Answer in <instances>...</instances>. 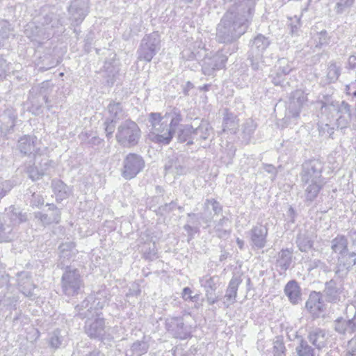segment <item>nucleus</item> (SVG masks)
<instances>
[{"instance_id": "aec40b11", "label": "nucleus", "mask_w": 356, "mask_h": 356, "mask_svg": "<svg viewBox=\"0 0 356 356\" xmlns=\"http://www.w3.org/2000/svg\"><path fill=\"white\" fill-rule=\"evenodd\" d=\"M268 229L266 225L257 224L249 232L250 245L253 249L264 248L267 243Z\"/></svg>"}, {"instance_id": "a19ab883", "label": "nucleus", "mask_w": 356, "mask_h": 356, "mask_svg": "<svg viewBox=\"0 0 356 356\" xmlns=\"http://www.w3.org/2000/svg\"><path fill=\"white\" fill-rule=\"evenodd\" d=\"M193 135V125H181L178 131L177 139L180 143H186L187 145H192L195 143Z\"/></svg>"}, {"instance_id": "ea45409f", "label": "nucleus", "mask_w": 356, "mask_h": 356, "mask_svg": "<svg viewBox=\"0 0 356 356\" xmlns=\"http://www.w3.org/2000/svg\"><path fill=\"white\" fill-rule=\"evenodd\" d=\"M292 261V252L289 249L282 250L278 253V257L276 261V266L281 270L286 271L290 266Z\"/></svg>"}, {"instance_id": "7c9ffc66", "label": "nucleus", "mask_w": 356, "mask_h": 356, "mask_svg": "<svg viewBox=\"0 0 356 356\" xmlns=\"http://www.w3.org/2000/svg\"><path fill=\"white\" fill-rule=\"evenodd\" d=\"M309 341L318 350H321L326 346V331L324 329L316 327L308 333Z\"/></svg>"}, {"instance_id": "9b49d317", "label": "nucleus", "mask_w": 356, "mask_h": 356, "mask_svg": "<svg viewBox=\"0 0 356 356\" xmlns=\"http://www.w3.org/2000/svg\"><path fill=\"white\" fill-rule=\"evenodd\" d=\"M201 60L202 71L205 75H211L218 70L223 68L227 60V56L222 51L204 52Z\"/></svg>"}, {"instance_id": "2eb2a0df", "label": "nucleus", "mask_w": 356, "mask_h": 356, "mask_svg": "<svg viewBox=\"0 0 356 356\" xmlns=\"http://www.w3.org/2000/svg\"><path fill=\"white\" fill-rule=\"evenodd\" d=\"M199 282L201 287L204 289L207 302L209 305H213L220 300V297L216 294L220 284V277L218 275H205L200 277Z\"/></svg>"}, {"instance_id": "a878e982", "label": "nucleus", "mask_w": 356, "mask_h": 356, "mask_svg": "<svg viewBox=\"0 0 356 356\" xmlns=\"http://www.w3.org/2000/svg\"><path fill=\"white\" fill-rule=\"evenodd\" d=\"M284 292L292 305H298L302 301V290L295 280H290L286 283Z\"/></svg>"}, {"instance_id": "f8f14e48", "label": "nucleus", "mask_w": 356, "mask_h": 356, "mask_svg": "<svg viewBox=\"0 0 356 356\" xmlns=\"http://www.w3.org/2000/svg\"><path fill=\"white\" fill-rule=\"evenodd\" d=\"M86 318L85 323V332L91 339H100L105 334V321L101 312H92L88 316H80Z\"/></svg>"}, {"instance_id": "1a4fd4ad", "label": "nucleus", "mask_w": 356, "mask_h": 356, "mask_svg": "<svg viewBox=\"0 0 356 356\" xmlns=\"http://www.w3.org/2000/svg\"><path fill=\"white\" fill-rule=\"evenodd\" d=\"M61 285L63 292L67 296L77 295L81 288L83 286L79 271L76 268L67 266L65 273L62 275Z\"/></svg>"}, {"instance_id": "412c9836", "label": "nucleus", "mask_w": 356, "mask_h": 356, "mask_svg": "<svg viewBox=\"0 0 356 356\" xmlns=\"http://www.w3.org/2000/svg\"><path fill=\"white\" fill-rule=\"evenodd\" d=\"M90 0H71L69 13L76 25L81 24L89 13Z\"/></svg>"}, {"instance_id": "f03ea898", "label": "nucleus", "mask_w": 356, "mask_h": 356, "mask_svg": "<svg viewBox=\"0 0 356 356\" xmlns=\"http://www.w3.org/2000/svg\"><path fill=\"white\" fill-rule=\"evenodd\" d=\"M323 163L318 159L305 161L300 173L301 186L304 189L305 202L310 204L318 197L325 184L322 176Z\"/></svg>"}, {"instance_id": "69168bd1", "label": "nucleus", "mask_w": 356, "mask_h": 356, "mask_svg": "<svg viewBox=\"0 0 356 356\" xmlns=\"http://www.w3.org/2000/svg\"><path fill=\"white\" fill-rule=\"evenodd\" d=\"M115 122L114 120H106L104 123L106 136L108 139L113 136V134L115 128Z\"/></svg>"}, {"instance_id": "5701e85b", "label": "nucleus", "mask_w": 356, "mask_h": 356, "mask_svg": "<svg viewBox=\"0 0 356 356\" xmlns=\"http://www.w3.org/2000/svg\"><path fill=\"white\" fill-rule=\"evenodd\" d=\"M48 207L47 213L38 211L34 213V216L40 223L44 225H49L52 223H58L61 218L60 210L54 204H47Z\"/></svg>"}, {"instance_id": "f704fd0d", "label": "nucleus", "mask_w": 356, "mask_h": 356, "mask_svg": "<svg viewBox=\"0 0 356 356\" xmlns=\"http://www.w3.org/2000/svg\"><path fill=\"white\" fill-rule=\"evenodd\" d=\"M165 171L166 174H172L175 177L186 174L188 169L178 159H170L165 165Z\"/></svg>"}, {"instance_id": "680f3d73", "label": "nucleus", "mask_w": 356, "mask_h": 356, "mask_svg": "<svg viewBox=\"0 0 356 356\" xmlns=\"http://www.w3.org/2000/svg\"><path fill=\"white\" fill-rule=\"evenodd\" d=\"M354 2L355 0H339L335 7L337 13H343L346 9L350 8Z\"/></svg>"}, {"instance_id": "8fccbe9b", "label": "nucleus", "mask_w": 356, "mask_h": 356, "mask_svg": "<svg viewBox=\"0 0 356 356\" xmlns=\"http://www.w3.org/2000/svg\"><path fill=\"white\" fill-rule=\"evenodd\" d=\"M11 29L10 24L6 22L3 21L0 22V48L5 45L7 40L10 35Z\"/></svg>"}, {"instance_id": "c03bdc74", "label": "nucleus", "mask_w": 356, "mask_h": 356, "mask_svg": "<svg viewBox=\"0 0 356 356\" xmlns=\"http://www.w3.org/2000/svg\"><path fill=\"white\" fill-rule=\"evenodd\" d=\"M296 243L301 252H307L313 246V241L306 233H300L298 235Z\"/></svg>"}, {"instance_id": "338daca9", "label": "nucleus", "mask_w": 356, "mask_h": 356, "mask_svg": "<svg viewBox=\"0 0 356 356\" xmlns=\"http://www.w3.org/2000/svg\"><path fill=\"white\" fill-rule=\"evenodd\" d=\"M286 347L284 343L276 341L273 346V356H285Z\"/></svg>"}, {"instance_id": "37998d69", "label": "nucleus", "mask_w": 356, "mask_h": 356, "mask_svg": "<svg viewBox=\"0 0 356 356\" xmlns=\"http://www.w3.org/2000/svg\"><path fill=\"white\" fill-rule=\"evenodd\" d=\"M238 127L236 117L229 113L227 108L225 109L223 119V131H234Z\"/></svg>"}, {"instance_id": "774afa93", "label": "nucleus", "mask_w": 356, "mask_h": 356, "mask_svg": "<svg viewBox=\"0 0 356 356\" xmlns=\"http://www.w3.org/2000/svg\"><path fill=\"white\" fill-rule=\"evenodd\" d=\"M346 356H356V339H352L348 341Z\"/></svg>"}, {"instance_id": "5fc2aeb1", "label": "nucleus", "mask_w": 356, "mask_h": 356, "mask_svg": "<svg viewBox=\"0 0 356 356\" xmlns=\"http://www.w3.org/2000/svg\"><path fill=\"white\" fill-rule=\"evenodd\" d=\"M334 329L340 334H346L348 330V320L346 321L342 317L337 318L334 321Z\"/></svg>"}, {"instance_id": "f257e3e1", "label": "nucleus", "mask_w": 356, "mask_h": 356, "mask_svg": "<svg viewBox=\"0 0 356 356\" xmlns=\"http://www.w3.org/2000/svg\"><path fill=\"white\" fill-rule=\"evenodd\" d=\"M233 4L224 14L216 28L220 43H232L248 30L254 13L256 0H230Z\"/></svg>"}, {"instance_id": "f3484780", "label": "nucleus", "mask_w": 356, "mask_h": 356, "mask_svg": "<svg viewBox=\"0 0 356 356\" xmlns=\"http://www.w3.org/2000/svg\"><path fill=\"white\" fill-rule=\"evenodd\" d=\"M305 307L314 318L323 316L326 312V307L321 292L312 291L305 303Z\"/></svg>"}, {"instance_id": "c9c22d12", "label": "nucleus", "mask_w": 356, "mask_h": 356, "mask_svg": "<svg viewBox=\"0 0 356 356\" xmlns=\"http://www.w3.org/2000/svg\"><path fill=\"white\" fill-rule=\"evenodd\" d=\"M230 221L228 218L223 216L215 223L213 231L220 238H227L231 234V229H227Z\"/></svg>"}, {"instance_id": "dca6fc26", "label": "nucleus", "mask_w": 356, "mask_h": 356, "mask_svg": "<svg viewBox=\"0 0 356 356\" xmlns=\"http://www.w3.org/2000/svg\"><path fill=\"white\" fill-rule=\"evenodd\" d=\"M211 209H212L215 215H218L222 211V207L215 199H207L203 205V211L198 214L189 213L188 218L190 220L197 219L208 225L213 220V216L210 211Z\"/></svg>"}, {"instance_id": "9d476101", "label": "nucleus", "mask_w": 356, "mask_h": 356, "mask_svg": "<svg viewBox=\"0 0 356 356\" xmlns=\"http://www.w3.org/2000/svg\"><path fill=\"white\" fill-rule=\"evenodd\" d=\"M160 35L158 32H153L146 35L141 40L138 49V59L150 62L160 49Z\"/></svg>"}, {"instance_id": "b1692460", "label": "nucleus", "mask_w": 356, "mask_h": 356, "mask_svg": "<svg viewBox=\"0 0 356 356\" xmlns=\"http://www.w3.org/2000/svg\"><path fill=\"white\" fill-rule=\"evenodd\" d=\"M37 137L33 135H24L17 141V149L24 155L39 154L40 148L38 147Z\"/></svg>"}, {"instance_id": "ddd939ff", "label": "nucleus", "mask_w": 356, "mask_h": 356, "mask_svg": "<svg viewBox=\"0 0 356 356\" xmlns=\"http://www.w3.org/2000/svg\"><path fill=\"white\" fill-rule=\"evenodd\" d=\"M52 28L53 25H50L45 19V24H43L42 26L36 25L35 22L27 24L24 34L31 41L41 44L44 40L49 39L54 34Z\"/></svg>"}, {"instance_id": "bb28decb", "label": "nucleus", "mask_w": 356, "mask_h": 356, "mask_svg": "<svg viewBox=\"0 0 356 356\" xmlns=\"http://www.w3.org/2000/svg\"><path fill=\"white\" fill-rule=\"evenodd\" d=\"M342 291L337 286L334 280L325 282V289L322 295L325 300L331 303H338L341 301V294Z\"/></svg>"}, {"instance_id": "603ef678", "label": "nucleus", "mask_w": 356, "mask_h": 356, "mask_svg": "<svg viewBox=\"0 0 356 356\" xmlns=\"http://www.w3.org/2000/svg\"><path fill=\"white\" fill-rule=\"evenodd\" d=\"M314 40L316 47L318 48L328 45L330 42V38L328 36L326 31H321V32L316 33L314 35Z\"/></svg>"}, {"instance_id": "393cba45", "label": "nucleus", "mask_w": 356, "mask_h": 356, "mask_svg": "<svg viewBox=\"0 0 356 356\" xmlns=\"http://www.w3.org/2000/svg\"><path fill=\"white\" fill-rule=\"evenodd\" d=\"M241 282L242 278L240 275H234L232 277L224 296L223 305L225 308H228L236 302L238 288Z\"/></svg>"}, {"instance_id": "0eeeda50", "label": "nucleus", "mask_w": 356, "mask_h": 356, "mask_svg": "<svg viewBox=\"0 0 356 356\" xmlns=\"http://www.w3.org/2000/svg\"><path fill=\"white\" fill-rule=\"evenodd\" d=\"M270 40L268 37L259 33L250 42V50L248 54V59L251 62L252 68L254 70H262L263 54L270 44Z\"/></svg>"}, {"instance_id": "2f4dec72", "label": "nucleus", "mask_w": 356, "mask_h": 356, "mask_svg": "<svg viewBox=\"0 0 356 356\" xmlns=\"http://www.w3.org/2000/svg\"><path fill=\"white\" fill-rule=\"evenodd\" d=\"M51 188L57 202L68 198L72 193L71 188L60 179H53Z\"/></svg>"}, {"instance_id": "4c0bfd02", "label": "nucleus", "mask_w": 356, "mask_h": 356, "mask_svg": "<svg viewBox=\"0 0 356 356\" xmlns=\"http://www.w3.org/2000/svg\"><path fill=\"white\" fill-rule=\"evenodd\" d=\"M257 128V124L252 119H248L242 125L241 140L245 144H248Z\"/></svg>"}, {"instance_id": "c85d7f7f", "label": "nucleus", "mask_w": 356, "mask_h": 356, "mask_svg": "<svg viewBox=\"0 0 356 356\" xmlns=\"http://www.w3.org/2000/svg\"><path fill=\"white\" fill-rule=\"evenodd\" d=\"M17 282L20 291L27 297L33 296L34 284L32 283L29 272L22 271L17 273Z\"/></svg>"}, {"instance_id": "4be33fe9", "label": "nucleus", "mask_w": 356, "mask_h": 356, "mask_svg": "<svg viewBox=\"0 0 356 356\" xmlns=\"http://www.w3.org/2000/svg\"><path fill=\"white\" fill-rule=\"evenodd\" d=\"M356 254L355 252H345L340 254L338 257L336 268L334 270L335 275L339 278H344L348 275L350 270L356 264Z\"/></svg>"}, {"instance_id": "58836bf2", "label": "nucleus", "mask_w": 356, "mask_h": 356, "mask_svg": "<svg viewBox=\"0 0 356 356\" xmlns=\"http://www.w3.org/2000/svg\"><path fill=\"white\" fill-rule=\"evenodd\" d=\"M145 337L141 341H136L131 346L129 353L126 356H142L147 353L149 346L147 341L145 340Z\"/></svg>"}, {"instance_id": "c756f323", "label": "nucleus", "mask_w": 356, "mask_h": 356, "mask_svg": "<svg viewBox=\"0 0 356 356\" xmlns=\"http://www.w3.org/2000/svg\"><path fill=\"white\" fill-rule=\"evenodd\" d=\"M16 115L11 108H7L2 114H0V129L5 134L13 131L15 125Z\"/></svg>"}, {"instance_id": "79ce46f5", "label": "nucleus", "mask_w": 356, "mask_h": 356, "mask_svg": "<svg viewBox=\"0 0 356 356\" xmlns=\"http://www.w3.org/2000/svg\"><path fill=\"white\" fill-rule=\"evenodd\" d=\"M331 248L335 253L341 254L348 252V240L344 236L339 235L332 241Z\"/></svg>"}, {"instance_id": "4d7b16f0", "label": "nucleus", "mask_w": 356, "mask_h": 356, "mask_svg": "<svg viewBox=\"0 0 356 356\" xmlns=\"http://www.w3.org/2000/svg\"><path fill=\"white\" fill-rule=\"evenodd\" d=\"M340 75L339 67L335 63H330L327 67V77L330 82L337 81Z\"/></svg>"}, {"instance_id": "e2e57ef3", "label": "nucleus", "mask_w": 356, "mask_h": 356, "mask_svg": "<svg viewBox=\"0 0 356 356\" xmlns=\"http://www.w3.org/2000/svg\"><path fill=\"white\" fill-rule=\"evenodd\" d=\"M320 269L324 273H327L330 271V268L326 265L324 262L321 261L319 259H314L310 261L309 263V270L312 269Z\"/></svg>"}, {"instance_id": "052dcab7", "label": "nucleus", "mask_w": 356, "mask_h": 356, "mask_svg": "<svg viewBox=\"0 0 356 356\" xmlns=\"http://www.w3.org/2000/svg\"><path fill=\"white\" fill-rule=\"evenodd\" d=\"M289 21L291 33L292 35H298L301 27L300 17L295 15L293 17H289Z\"/></svg>"}, {"instance_id": "423d86ee", "label": "nucleus", "mask_w": 356, "mask_h": 356, "mask_svg": "<svg viewBox=\"0 0 356 356\" xmlns=\"http://www.w3.org/2000/svg\"><path fill=\"white\" fill-rule=\"evenodd\" d=\"M109 300V291L105 287H102L98 291L88 296L76 307V309L79 316H88L92 312H99V310L103 309Z\"/></svg>"}, {"instance_id": "3c124183", "label": "nucleus", "mask_w": 356, "mask_h": 356, "mask_svg": "<svg viewBox=\"0 0 356 356\" xmlns=\"http://www.w3.org/2000/svg\"><path fill=\"white\" fill-rule=\"evenodd\" d=\"M109 114L111 117V120L117 121L123 116V111L120 103H111L108 106Z\"/></svg>"}, {"instance_id": "49530a36", "label": "nucleus", "mask_w": 356, "mask_h": 356, "mask_svg": "<svg viewBox=\"0 0 356 356\" xmlns=\"http://www.w3.org/2000/svg\"><path fill=\"white\" fill-rule=\"evenodd\" d=\"M77 252V250H70L69 252H59L60 258L59 262L58 263V267L60 268H67V266H68L67 264L75 259Z\"/></svg>"}, {"instance_id": "39448f33", "label": "nucleus", "mask_w": 356, "mask_h": 356, "mask_svg": "<svg viewBox=\"0 0 356 356\" xmlns=\"http://www.w3.org/2000/svg\"><path fill=\"white\" fill-rule=\"evenodd\" d=\"M26 220V214L14 207H10L0 214V243L12 241L15 237L14 227Z\"/></svg>"}, {"instance_id": "e433bc0d", "label": "nucleus", "mask_w": 356, "mask_h": 356, "mask_svg": "<svg viewBox=\"0 0 356 356\" xmlns=\"http://www.w3.org/2000/svg\"><path fill=\"white\" fill-rule=\"evenodd\" d=\"M66 336L59 329H56L49 334V345L51 348L58 349L66 343Z\"/></svg>"}, {"instance_id": "cd10ccee", "label": "nucleus", "mask_w": 356, "mask_h": 356, "mask_svg": "<svg viewBox=\"0 0 356 356\" xmlns=\"http://www.w3.org/2000/svg\"><path fill=\"white\" fill-rule=\"evenodd\" d=\"M319 134L325 138H330L334 134L335 126L332 120L327 113L323 111V105L321 108V114L318 123Z\"/></svg>"}, {"instance_id": "7ed1b4c3", "label": "nucleus", "mask_w": 356, "mask_h": 356, "mask_svg": "<svg viewBox=\"0 0 356 356\" xmlns=\"http://www.w3.org/2000/svg\"><path fill=\"white\" fill-rule=\"evenodd\" d=\"M322 105L323 111L330 115L337 128L343 129L349 126L353 115L348 103L345 101L339 102L326 99L325 102H322Z\"/></svg>"}, {"instance_id": "4468645a", "label": "nucleus", "mask_w": 356, "mask_h": 356, "mask_svg": "<svg viewBox=\"0 0 356 356\" xmlns=\"http://www.w3.org/2000/svg\"><path fill=\"white\" fill-rule=\"evenodd\" d=\"M145 167L142 156L137 154H128L123 161L121 175L127 180L134 178Z\"/></svg>"}, {"instance_id": "de8ad7c7", "label": "nucleus", "mask_w": 356, "mask_h": 356, "mask_svg": "<svg viewBox=\"0 0 356 356\" xmlns=\"http://www.w3.org/2000/svg\"><path fill=\"white\" fill-rule=\"evenodd\" d=\"M165 116L168 120L170 119L169 129L173 130L174 134L175 131V127L178 126L179 122L182 120V116L181 115L180 111L177 108H174L172 111L166 113Z\"/></svg>"}, {"instance_id": "473e14b6", "label": "nucleus", "mask_w": 356, "mask_h": 356, "mask_svg": "<svg viewBox=\"0 0 356 356\" xmlns=\"http://www.w3.org/2000/svg\"><path fill=\"white\" fill-rule=\"evenodd\" d=\"M193 50H191V47H188L183 49L181 51L182 58L186 60H198L203 54L202 52H205L204 46L201 41H196L192 45Z\"/></svg>"}, {"instance_id": "864d4df0", "label": "nucleus", "mask_w": 356, "mask_h": 356, "mask_svg": "<svg viewBox=\"0 0 356 356\" xmlns=\"http://www.w3.org/2000/svg\"><path fill=\"white\" fill-rule=\"evenodd\" d=\"M169 88H182V89H191L194 86L191 82L189 81H184L182 77L177 76L175 79H172L168 84Z\"/></svg>"}, {"instance_id": "a18cd8bd", "label": "nucleus", "mask_w": 356, "mask_h": 356, "mask_svg": "<svg viewBox=\"0 0 356 356\" xmlns=\"http://www.w3.org/2000/svg\"><path fill=\"white\" fill-rule=\"evenodd\" d=\"M298 356H315V350L308 342L301 339L299 344L296 347Z\"/></svg>"}, {"instance_id": "6e6d98bb", "label": "nucleus", "mask_w": 356, "mask_h": 356, "mask_svg": "<svg viewBox=\"0 0 356 356\" xmlns=\"http://www.w3.org/2000/svg\"><path fill=\"white\" fill-rule=\"evenodd\" d=\"M104 67L106 70V72L108 74V76H112V79L111 81H108V87H112L113 83V78L115 76L116 74L118 73L119 68L115 63V61H113V64H112L110 62L106 61L104 65Z\"/></svg>"}, {"instance_id": "13d9d810", "label": "nucleus", "mask_w": 356, "mask_h": 356, "mask_svg": "<svg viewBox=\"0 0 356 356\" xmlns=\"http://www.w3.org/2000/svg\"><path fill=\"white\" fill-rule=\"evenodd\" d=\"M30 193V195L28 193L26 195H28V200H29L31 207H39L44 204V198L40 194L32 192L31 190Z\"/></svg>"}, {"instance_id": "6ab92c4d", "label": "nucleus", "mask_w": 356, "mask_h": 356, "mask_svg": "<svg viewBox=\"0 0 356 356\" xmlns=\"http://www.w3.org/2000/svg\"><path fill=\"white\" fill-rule=\"evenodd\" d=\"M165 327L175 338L185 339L189 337L190 328L184 325L181 317H170L165 321Z\"/></svg>"}, {"instance_id": "72a5a7b5", "label": "nucleus", "mask_w": 356, "mask_h": 356, "mask_svg": "<svg viewBox=\"0 0 356 356\" xmlns=\"http://www.w3.org/2000/svg\"><path fill=\"white\" fill-rule=\"evenodd\" d=\"M211 131V127L206 120H202L200 124L195 127L193 125V138H194V142L207 139Z\"/></svg>"}, {"instance_id": "0e129e2a", "label": "nucleus", "mask_w": 356, "mask_h": 356, "mask_svg": "<svg viewBox=\"0 0 356 356\" xmlns=\"http://www.w3.org/2000/svg\"><path fill=\"white\" fill-rule=\"evenodd\" d=\"M9 275L8 274L0 275V294H6L11 287L9 284Z\"/></svg>"}, {"instance_id": "a211bd4d", "label": "nucleus", "mask_w": 356, "mask_h": 356, "mask_svg": "<svg viewBox=\"0 0 356 356\" xmlns=\"http://www.w3.org/2000/svg\"><path fill=\"white\" fill-rule=\"evenodd\" d=\"M307 101L303 90H293L291 93L288 106L286 108V116L289 118H297L299 117L301 108Z\"/></svg>"}, {"instance_id": "20e7f679", "label": "nucleus", "mask_w": 356, "mask_h": 356, "mask_svg": "<svg viewBox=\"0 0 356 356\" xmlns=\"http://www.w3.org/2000/svg\"><path fill=\"white\" fill-rule=\"evenodd\" d=\"M168 122L165 115L161 116L159 113L149 114L147 127L152 141L163 145L170 143L173 138V130L169 129Z\"/></svg>"}, {"instance_id": "6e6552de", "label": "nucleus", "mask_w": 356, "mask_h": 356, "mask_svg": "<svg viewBox=\"0 0 356 356\" xmlns=\"http://www.w3.org/2000/svg\"><path fill=\"white\" fill-rule=\"evenodd\" d=\"M140 135L138 124L132 120H126L118 127L115 138L120 145L131 147L138 144Z\"/></svg>"}, {"instance_id": "09e8293b", "label": "nucleus", "mask_w": 356, "mask_h": 356, "mask_svg": "<svg viewBox=\"0 0 356 356\" xmlns=\"http://www.w3.org/2000/svg\"><path fill=\"white\" fill-rule=\"evenodd\" d=\"M293 67V64L288 59L282 58L278 60L277 64L275 65V71L286 77L292 71Z\"/></svg>"}, {"instance_id": "bf43d9fd", "label": "nucleus", "mask_w": 356, "mask_h": 356, "mask_svg": "<svg viewBox=\"0 0 356 356\" xmlns=\"http://www.w3.org/2000/svg\"><path fill=\"white\" fill-rule=\"evenodd\" d=\"M271 81L275 86L286 88L288 82L286 81L285 76L280 74L279 72L275 71L270 74Z\"/></svg>"}]
</instances>
